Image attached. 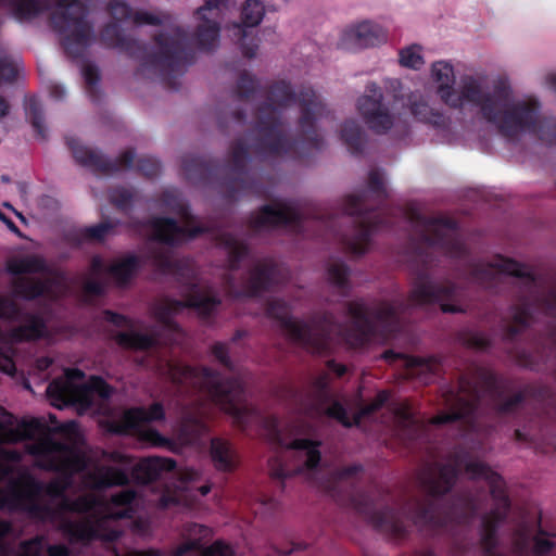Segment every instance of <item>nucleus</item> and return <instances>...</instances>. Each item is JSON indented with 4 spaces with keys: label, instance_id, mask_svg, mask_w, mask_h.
<instances>
[{
    "label": "nucleus",
    "instance_id": "23",
    "mask_svg": "<svg viewBox=\"0 0 556 556\" xmlns=\"http://www.w3.org/2000/svg\"><path fill=\"white\" fill-rule=\"evenodd\" d=\"M46 333L45 324L38 318H33L28 324L13 329L10 333L0 332V340L9 343H18L42 338Z\"/></svg>",
    "mask_w": 556,
    "mask_h": 556
},
{
    "label": "nucleus",
    "instance_id": "64",
    "mask_svg": "<svg viewBox=\"0 0 556 556\" xmlns=\"http://www.w3.org/2000/svg\"><path fill=\"white\" fill-rule=\"evenodd\" d=\"M72 149H73V151L75 153L76 159L80 163L87 164V163H89V162H91L93 160V155H90V156L87 157V156L80 154V148L79 147L73 146Z\"/></svg>",
    "mask_w": 556,
    "mask_h": 556
},
{
    "label": "nucleus",
    "instance_id": "45",
    "mask_svg": "<svg viewBox=\"0 0 556 556\" xmlns=\"http://www.w3.org/2000/svg\"><path fill=\"white\" fill-rule=\"evenodd\" d=\"M83 75L88 89L91 91L100 81V73L97 66L87 64L84 66Z\"/></svg>",
    "mask_w": 556,
    "mask_h": 556
},
{
    "label": "nucleus",
    "instance_id": "36",
    "mask_svg": "<svg viewBox=\"0 0 556 556\" xmlns=\"http://www.w3.org/2000/svg\"><path fill=\"white\" fill-rule=\"evenodd\" d=\"M350 311H351V315L354 319V323H355L356 327L358 328L361 338H357L354 340L353 338L348 337L346 341L351 345H357L358 343H361L363 341V337L366 334L365 318L367 317V313H366L365 308L363 307V305L358 304V303L352 304L350 307Z\"/></svg>",
    "mask_w": 556,
    "mask_h": 556
},
{
    "label": "nucleus",
    "instance_id": "63",
    "mask_svg": "<svg viewBox=\"0 0 556 556\" xmlns=\"http://www.w3.org/2000/svg\"><path fill=\"white\" fill-rule=\"evenodd\" d=\"M108 317L113 324L118 326H128L129 324V321L124 316L117 314L108 313Z\"/></svg>",
    "mask_w": 556,
    "mask_h": 556
},
{
    "label": "nucleus",
    "instance_id": "9",
    "mask_svg": "<svg viewBox=\"0 0 556 556\" xmlns=\"http://www.w3.org/2000/svg\"><path fill=\"white\" fill-rule=\"evenodd\" d=\"M164 418L162 405L153 404L149 408L128 409L123 415L121 425L114 428L115 432L136 431L138 438L152 446H166L170 442L154 430L150 424Z\"/></svg>",
    "mask_w": 556,
    "mask_h": 556
},
{
    "label": "nucleus",
    "instance_id": "12",
    "mask_svg": "<svg viewBox=\"0 0 556 556\" xmlns=\"http://www.w3.org/2000/svg\"><path fill=\"white\" fill-rule=\"evenodd\" d=\"M264 15L265 8L260 0H245L241 7V23L232 24V35L238 37L241 52L248 59H253L258 50L257 39L248 28L260 25Z\"/></svg>",
    "mask_w": 556,
    "mask_h": 556
},
{
    "label": "nucleus",
    "instance_id": "57",
    "mask_svg": "<svg viewBox=\"0 0 556 556\" xmlns=\"http://www.w3.org/2000/svg\"><path fill=\"white\" fill-rule=\"evenodd\" d=\"M0 370L7 375H13L15 371V365L9 353L0 352Z\"/></svg>",
    "mask_w": 556,
    "mask_h": 556
},
{
    "label": "nucleus",
    "instance_id": "48",
    "mask_svg": "<svg viewBox=\"0 0 556 556\" xmlns=\"http://www.w3.org/2000/svg\"><path fill=\"white\" fill-rule=\"evenodd\" d=\"M346 269L343 265L341 264H336L333 265L329 271H328V277H329V280L332 282V283H336L338 286H343L345 280H346Z\"/></svg>",
    "mask_w": 556,
    "mask_h": 556
},
{
    "label": "nucleus",
    "instance_id": "13",
    "mask_svg": "<svg viewBox=\"0 0 556 556\" xmlns=\"http://www.w3.org/2000/svg\"><path fill=\"white\" fill-rule=\"evenodd\" d=\"M268 315L276 319L283 333L292 341L302 344H316L318 329L293 318L283 302L276 301L270 304Z\"/></svg>",
    "mask_w": 556,
    "mask_h": 556
},
{
    "label": "nucleus",
    "instance_id": "61",
    "mask_svg": "<svg viewBox=\"0 0 556 556\" xmlns=\"http://www.w3.org/2000/svg\"><path fill=\"white\" fill-rule=\"evenodd\" d=\"M49 556H68V549L64 545H51L48 548Z\"/></svg>",
    "mask_w": 556,
    "mask_h": 556
},
{
    "label": "nucleus",
    "instance_id": "28",
    "mask_svg": "<svg viewBox=\"0 0 556 556\" xmlns=\"http://www.w3.org/2000/svg\"><path fill=\"white\" fill-rule=\"evenodd\" d=\"M43 268V261L34 255L13 257L7 264V269L12 274L38 273Z\"/></svg>",
    "mask_w": 556,
    "mask_h": 556
},
{
    "label": "nucleus",
    "instance_id": "47",
    "mask_svg": "<svg viewBox=\"0 0 556 556\" xmlns=\"http://www.w3.org/2000/svg\"><path fill=\"white\" fill-rule=\"evenodd\" d=\"M388 400V394L387 392L382 391V392H379L376 400L370 403L368 406H366L365 408H363L356 416H355V424H358L359 422V419L362 416H365V415H368L377 409H379L383 404L384 402Z\"/></svg>",
    "mask_w": 556,
    "mask_h": 556
},
{
    "label": "nucleus",
    "instance_id": "8",
    "mask_svg": "<svg viewBox=\"0 0 556 556\" xmlns=\"http://www.w3.org/2000/svg\"><path fill=\"white\" fill-rule=\"evenodd\" d=\"M173 382L191 383L205 389L211 397L227 413L238 415L243 384L239 380H220V378L206 368L194 369L178 363L166 364L164 371Z\"/></svg>",
    "mask_w": 556,
    "mask_h": 556
},
{
    "label": "nucleus",
    "instance_id": "53",
    "mask_svg": "<svg viewBox=\"0 0 556 556\" xmlns=\"http://www.w3.org/2000/svg\"><path fill=\"white\" fill-rule=\"evenodd\" d=\"M112 226L110 224H99L88 227L86 229V235L90 238L101 240L110 232Z\"/></svg>",
    "mask_w": 556,
    "mask_h": 556
},
{
    "label": "nucleus",
    "instance_id": "17",
    "mask_svg": "<svg viewBox=\"0 0 556 556\" xmlns=\"http://www.w3.org/2000/svg\"><path fill=\"white\" fill-rule=\"evenodd\" d=\"M39 495L40 488L34 481L26 480L22 486L9 492L0 490V508L22 509L37 515L36 503Z\"/></svg>",
    "mask_w": 556,
    "mask_h": 556
},
{
    "label": "nucleus",
    "instance_id": "20",
    "mask_svg": "<svg viewBox=\"0 0 556 556\" xmlns=\"http://www.w3.org/2000/svg\"><path fill=\"white\" fill-rule=\"evenodd\" d=\"M152 227L155 239L168 244L192 239L201 232V229L199 228L187 230L184 227H178L173 219L157 218L153 220Z\"/></svg>",
    "mask_w": 556,
    "mask_h": 556
},
{
    "label": "nucleus",
    "instance_id": "18",
    "mask_svg": "<svg viewBox=\"0 0 556 556\" xmlns=\"http://www.w3.org/2000/svg\"><path fill=\"white\" fill-rule=\"evenodd\" d=\"M450 293L447 288L438 287L429 280H420L414 286L412 298L417 304L439 302L444 313L462 312L463 307L454 299L448 302Z\"/></svg>",
    "mask_w": 556,
    "mask_h": 556
},
{
    "label": "nucleus",
    "instance_id": "43",
    "mask_svg": "<svg viewBox=\"0 0 556 556\" xmlns=\"http://www.w3.org/2000/svg\"><path fill=\"white\" fill-rule=\"evenodd\" d=\"M17 76V66L8 58H0V84L2 81L13 83Z\"/></svg>",
    "mask_w": 556,
    "mask_h": 556
},
{
    "label": "nucleus",
    "instance_id": "7",
    "mask_svg": "<svg viewBox=\"0 0 556 556\" xmlns=\"http://www.w3.org/2000/svg\"><path fill=\"white\" fill-rule=\"evenodd\" d=\"M84 372L67 369L63 378L55 379L47 388L51 404L58 408L73 405L79 414L96 404L97 400L108 399L112 389L99 377L84 381Z\"/></svg>",
    "mask_w": 556,
    "mask_h": 556
},
{
    "label": "nucleus",
    "instance_id": "1",
    "mask_svg": "<svg viewBox=\"0 0 556 556\" xmlns=\"http://www.w3.org/2000/svg\"><path fill=\"white\" fill-rule=\"evenodd\" d=\"M39 434L37 441L26 445L27 451L35 457V465L48 470H56L72 476L85 468H90L83 478L87 489H104L123 485L128 481L127 475L116 468L101 465L90 466L84 451L78 446L80 433L75 422H68L59 433L46 432L37 420L22 424L17 430L0 425V444L17 442L24 437Z\"/></svg>",
    "mask_w": 556,
    "mask_h": 556
},
{
    "label": "nucleus",
    "instance_id": "24",
    "mask_svg": "<svg viewBox=\"0 0 556 556\" xmlns=\"http://www.w3.org/2000/svg\"><path fill=\"white\" fill-rule=\"evenodd\" d=\"M202 23L195 30V42L201 51H214L219 43L220 26L217 22L206 17L200 18Z\"/></svg>",
    "mask_w": 556,
    "mask_h": 556
},
{
    "label": "nucleus",
    "instance_id": "2",
    "mask_svg": "<svg viewBox=\"0 0 556 556\" xmlns=\"http://www.w3.org/2000/svg\"><path fill=\"white\" fill-rule=\"evenodd\" d=\"M457 96L458 108L464 101L479 106L483 118L495 125L506 137L529 134L538 136V139H556V118L544 116L541 103L535 98L511 102L508 87L500 85L495 86L493 92H485L471 77L464 81Z\"/></svg>",
    "mask_w": 556,
    "mask_h": 556
},
{
    "label": "nucleus",
    "instance_id": "40",
    "mask_svg": "<svg viewBox=\"0 0 556 556\" xmlns=\"http://www.w3.org/2000/svg\"><path fill=\"white\" fill-rule=\"evenodd\" d=\"M211 535L212 531L210 528L198 523L187 525L181 533L182 539H198L200 547H202V541L208 539Z\"/></svg>",
    "mask_w": 556,
    "mask_h": 556
},
{
    "label": "nucleus",
    "instance_id": "51",
    "mask_svg": "<svg viewBox=\"0 0 556 556\" xmlns=\"http://www.w3.org/2000/svg\"><path fill=\"white\" fill-rule=\"evenodd\" d=\"M400 358L402 362H404L405 366L410 369H415L418 367H428V363L421 358H413V357H405L403 358L400 355H394L392 352H387L383 354V358L390 359V358Z\"/></svg>",
    "mask_w": 556,
    "mask_h": 556
},
{
    "label": "nucleus",
    "instance_id": "25",
    "mask_svg": "<svg viewBox=\"0 0 556 556\" xmlns=\"http://www.w3.org/2000/svg\"><path fill=\"white\" fill-rule=\"evenodd\" d=\"M116 342L125 348L135 350H144L153 346L157 342V333H140L135 330L119 332L115 337Z\"/></svg>",
    "mask_w": 556,
    "mask_h": 556
},
{
    "label": "nucleus",
    "instance_id": "55",
    "mask_svg": "<svg viewBox=\"0 0 556 556\" xmlns=\"http://www.w3.org/2000/svg\"><path fill=\"white\" fill-rule=\"evenodd\" d=\"M327 413L329 416L337 418L346 427L352 425V422H350L346 418L344 408L338 403H333L330 407H328Z\"/></svg>",
    "mask_w": 556,
    "mask_h": 556
},
{
    "label": "nucleus",
    "instance_id": "34",
    "mask_svg": "<svg viewBox=\"0 0 556 556\" xmlns=\"http://www.w3.org/2000/svg\"><path fill=\"white\" fill-rule=\"evenodd\" d=\"M412 113L417 119L421 122L432 124L435 127L445 126L444 115L439 112H434L426 103H414L412 105Z\"/></svg>",
    "mask_w": 556,
    "mask_h": 556
},
{
    "label": "nucleus",
    "instance_id": "41",
    "mask_svg": "<svg viewBox=\"0 0 556 556\" xmlns=\"http://www.w3.org/2000/svg\"><path fill=\"white\" fill-rule=\"evenodd\" d=\"M110 15L116 21H126L132 18V9L124 1L114 0L108 5Z\"/></svg>",
    "mask_w": 556,
    "mask_h": 556
},
{
    "label": "nucleus",
    "instance_id": "22",
    "mask_svg": "<svg viewBox=\"0 0 556 556\" xmlns=\"http://www.w3.org/2000/svg\"><path fill=\"white\" fill-rule=\"evenodd\" d=\"M298 217L295 210L288 204L278 203L265 206L260 218L255 222L257 227L288 225Z\"/></svg>",
    "mask_w": 556,
    "mask_h": 556
},
{
    "label": "nucleus",
    "instance_id": "39",
    "mask_svg": "<svg viewBox=\"0 0 556 556\" xmlns=\"http://www.w3.org/2000/svg\"><path fill=\"white\" fill-rule=\"evenodd\" d=\"M182 543L179 544L174 551L169 554H164L160 551H150L148 553L149 556H187L189 553L193 551H198L201 547L199 546L198 539H182Z\"/></svg>",
    "mask_w": 556,
    "mask_h": 556
},
{
    "label": "nucleus",
    "instance_id": "33",
    "mask_svg": "<svg viewBox=\"0 0 556 556\" xmlns=\"http://www.w3.org/2000/svg\"><path fill=\"white\" fill-rule=\"evenodd\" d=\"M434 481L427 483L426 489L432 494H442L451 489L455 481V470L452 467L442 468Z\"/></svg>",
    "mask_w": 556,
    "mask_h": 556
},
{
    "label": "nucleus",
    "instance_id": "52",
    "mask_svg": "<svg viewBox=\"0 0 556 556\" xmlns=\"http://www.w3.org/2000/svg\"><path fill=\"white\" fill-rule=\"evenodd\" d=\"M231 548L222 542H215L203 551V556H231Z\"/></svg>",
    "mask_w": 556,
    "mask_h": 556
},
{
    "label": "nucleus",
    "instance_id": "10",
    "mask_svg": "<svg viewBox=\"0 0 556 556\" xmlns=\"http://www.w3.org/2000/svg\"><path fill=\"white\" fill-rule=\"evenodd\" d=\"M366 91L357 101V110L368 128L383 135L392 128L394 116L383 102V93L377 83H368Z\"/></svg>",
    "mask_w": 556,
    "mask_h": 556
},
{
    "label": "nucleus",
    "instance_id": "32",
    "mask_svg": "<svg viewBox=\"0 0 556 556\" xmlns=\"http://www.w3.org/2000/svg\"><path fill=\"white\" fill-rule=\"evenodd\" d=\"M260 90L258 79L248 71H242L236 85V96L240 100L252 98Z\"/></svg>",
    "mask_w": 556,
    "mask_h": 556
},
{
    "label": "nucleus",
    "instance_id": "11",
    "mask_svg": "<svg viewBox=\"0 0 556 556\" xmlns=\"http://www.w3.org/2000/svg\"><path fill=\"white\" fill-rule=\"evenodd\" d=\"M220 301L211 296L202 288L194 286L186 292V300L184 302H166L159 304L153 308V316L163 327H172V319L174 313L180 307H193L202 316L212 314Z\"/></svg>",
    "mask_w": 556,
    "mask_h": 556
},
{
    "label": "nucleus",
    "instance_id": "60",
    "mask_svg": "<svg viewBox=\"0 0 556 556\" xmlns=\"http://www.w3.org/2000/svg\"><path fill=\"white\" fill-rule=\"evenodd\" d=\"M534 548L538 553H547L553 548V543L544 538H536Z\"/></svg>",
    "mask_w": 556,
    "mask_h": 556
},
{
    "label": "nucleus",
    "instance_id": "42",
    "mask_svg": "<svg viewBox=\"0 0 556 556\" xmlns=\"http://www.w3.org/2000/svg\"><path fill=\"white\" fill-rule=\"evenodd\" d=\"M42 547V540L36 538L21 545L17 556H39ZM0 556H8L7 549L0 544Z\"/></svg>",
    "mask_w": 556,
    "mask_h": 556
},
{
    "label": "nucleus",
    "instance_id": "62",
    "mask_svg": "<svg viewBox=\"0 0 556 556\" xmlns=\"http://www.w3.org/2000/svg\"><path fill=\"white\" fill-rule=\"evenodd\" d=\"M50 94L56 100H62L65 97V90L62 86L53 85L50 88Z\"/></svg>",
    "mask_w": 556,
    "mask_h": 556
},
{
    "label": "nucleus",
    "instance_id": "54",
    "mask_svg": "<svg viewBox=\"0 0 556 556\" xmlns=\"http://www.w3.org/2000/svg\"><path fill=\"white\" fill-rule=\"evenodd\" d=\"M455 225L450 220H437L431 223L430 230L431 231H442L443 237H448L454 232Z\"/></svg>",
    "mask_w": 556,
    "mask_h": 556
},
{
    "label": "nucleus",
    "instance_id": "6",
    "mask_svg": "<svg viewBox=\"0 0 556 556\" xmlns=\"http://www.w3.org/2000/svg\"><path fill=\"white\" fill-rule=\"evenodd\" d=\"M89 8L81 0H56L50 14L52 28L64 35L62 45L72 58H79L94 41L93 25L88 21Z\"/></svg>",
    "mask_w": 556,
    "mask_h": 556
},
{
    "label": "nucleus",
    "instance_id": "30",
    "mask_svg": "<svg viewBox=\"0 0 556 556\" xmlns=\"http://www.w3.org/2000/svg\"><path fill=\"white\" fill-rule=\"evenodd\" d=\"M3 0H0V4ZM11 5L15 17L20 21L31 20L43 11L41 0H11Z\"/></svg>",
    "mask_w": 556,
    "mask_h": 556
},
{
    "label": "nucleus",
    "instance_id": "35",
    "mask_svg": "<svg viewBox=\"0 0 556 556\" xmlns=\"http://www.w3.org/2000/svg\"><path fill=\"white\" fill-rule=\"evenodd\" d=\"M420 51L421 47L418 45H412L409 47L403 48L400 51V64L403 67L420 70L421 66L425 64Z\"/></svg>",
    "mask_w": 556,
    "mask_h": 556
},
{
    "label": "nucleus",
    "instance_id": "16",
    "mask_svg": "<svg viewBox=\"0 0 556 556\" xmlns=\"http://www.w3.org/2000/svg\"><path fill=\"white\" fill-rule=\"evenodd\" d=\"M286 446L294 450V457L298 462L295 473L303 475L307 481L315 483L321 469L320 452L317 445L301 439L294 440Z\"/></svg>",
    "mask_w": 556,
    "mask_h": 556
},
{
    "label": "nucleus",
    "instance_id": "44",
    "mask_svg": "<svg viewBox=\"0 0 556 556\" xmlns=\"http://www.w3.org/2000/svg\"><path fill=\"white\" fill-rule=\"evenodd\" d=\"M361 135H362V128L358 125V123H356L353 119H346L341 125L339 139H349V140L362 139Z\"/></svg>",
    "mask_w": 556,
    "mask_h": 556
},
{
    "label": "nucleus",
    "instance_id": "56",
    "mask_svg": "<svg viewBox=\"0 0 556 556\" xmlns=\"http://www.w3.org/2000/svg\"><path fill=\"white\" fill-rule=\"evenodd\" d=\"M227 1L228 0H205L204 4L197 9L195 14L199 18L205 17L204 12L218 9L219 7L225 5Z\"/></svg>",
    "mask_w": 556,
    "mask_h": 556
},
{
    "label": "nucleus",
    "instance_id": "26",
    "mask_svg": "<svg viewBox=\"0 0 556 556\" xmlns=\"http://www.w3.org/2000/svg\"><path fill=\"white\" fill-rule=\"evenodd\" d=\"M138 268V258L134 255H129L125 258L116 261L110 267V273L118 285H124L135 276Z\"/></svg>",
    "mask_w": 556,
    "mask_h": 556
},
{
    "label": "nucleus",
    "instance_id": "37",
    "mask_svg": "<svg viewBox=\"0 0 556 556\" xmlns=\"http://www.w3.org/2000/svg\"><path fill=\"white\" fill-rule=\"evenodd\" d=\"M491 266L493 270L498 274L511 276H523L526 274V269L522 265L508 258H498Z\"/></svg>",
    "mask_w": 556,
    "mask_h": 556
},
{
    "label": "nucleus",
    "instance_id": "19",
    "mask_svg": "<svg viewBox=\"0 0 556 556\" xmlns=\"http://www.w3.org/2000/svg\"><path fill=\"white\" fill-rule=\"evenodd\" d=\"M433 79L439 84L438 92L441 99L450 106L458 109L459 97L454 89L455 74L451 63L446 61L434 62L431 66Z\"/></svg>",
    "mask_w": 556,
    "mask_h": 556
},
{
    "label": "nucleus",
    "instance_id": "15",
    "mask_svg": "<svg viewBox=\"0 0 556 556\" xmlns=\"http://www.w3.org/2000/svg\"><path fill=\"white\" fill-rule=\"evenodd\" d=\"M466 471L471 479H484L486 481L497 506L495 511L492 513V518L493 520H502L506 516L509 506L502 478L489 467L478 462H470L466 467Z\"/></svg>",
    "mask_w": 556,
    "mask_h": 556
},
{
    "label": "nucleus",
    "instance_id": "3",
    "mask_svg": "<svg viewBox=\"0 0 556 556\" xmlns=\"http://www.w3.org/2000/svg\"><path fill=\"white\" fill-rule=\"evenodd\" d=\"M153 40L157 49L149 52L144 43L127 37L115 22L104 25L99 37V41L104 47L118 49L140 61V72H153L166 88L177 90L178 79L193 61L187 34L181 28H175L172 31L156 34Z\"/></svg>",
    "mask_w": 556,
    "mask_h": 556
},
{
    "label": "nucleus",
    "instance_id": "31",
    "mask_svg": "<svg viewBox=\"0 0 556 556\" xmlns=\"http://www.w3.org/2000/svg\"><path fill=\"white\" fill-rule=\"evenodd\" d=\"M211 455L216 469L225 471L232 467V456L227 442L219 439L213 440Z\"/></svg>",
    "mask_w": 556,
    "mask_h": 556
},
{
    "label": "nucleus",
    "instance_id": "46",
    "mask_svg": "<svg viewBox=\"0 0 556 556\" xmlns=\"http://www.w3.org/2000/svg\"><path fill=\"white\" fill-rule=\"evenodd\" d=\"M132 21L138 25H153L159 26L162 24V20L150 12L147 11H137L132 14Z\"/></svg>",
    "mask_w": 556,
    "mask_h": 556
},
{
    "label": "nucleus",
    "instance_id": "21",
    "mask_svg": "<svg viewBox=\"0 0 556 556\" xmlns=\"http://www.w3.org/2000/svg\"><path fill=\"white\" fill-rule=\"evenodd\" d=\"M175 460L164 457H149L140 460L134 470L137 480L148 483L156 479L163 471H170L175 468Z\"/></svg>",
    "mask_w": 556,
    "mask_h": 556
},
{
    "label": "nucleus",
    "instance_id": "50",
    "mask_svg": "<svg viewBox=\"0 0 556 556\" xmlns=\"http://www.w3.org/2000/svg\"><path fill=\"white\" fill-rule=\"evenodd\" d=\"M17 315V309L13 301L9 298L0 299V318L12 319Z\"/></svg>",
    "mask_w": 556,
    "mask_h": 556
},
{
    "label": "nucleus",
    "instance_id": "27",
    "mask_svg": "<svg viewBox=\"0 0 556 556\" xmlns=\"http://www.w3.org/2000/svg\"><path fill=\"white\" fill-rule=\"evenodd\" d=\"M25 113L34 131L41 137V139H45L47 136L45 115L40 102L35 97L26 101Z\"/></svg>",
    "mask_w": 556,
    "mask_h": 556
},
{
    "label": "nucleus",
    "instance_id": "5",
    "mask_svg": "<svg viewBox=\"0 0 556 556\" xmlns=\"http://www.w3.org/2000/svg\"><path fill=\"white\" fill-rule=\"evenodd\" d=\"M295 102L300 106L299 127L302 136L299 139H318L316 123L327 112L325 103L313 88L303 87L296 94L286 80L274 81L268 88L267 100L257 108L256 125L263 136L261 139H285L280 110Z\"/></svg>",
    "mask_w": 556,
    "mask_h": 556
},
{
    "label": "nucleus",
    "instance_id": "14",
    "mask_svg": "<svg viewBox=\"0 0 556 556\" xmlns=\"http://www.w3.org/2000/svg\"><path fill=\"white\" fill-rule=\"evenodd\" d=\"M387 41V34L378 24L365 21L345 29L339 47L349 51L377 47Z\"/></svg>",
    "mask_w": 556,
    "mask_h": 556
},
{
    "label": "nucleus",
    "instance_id": "58",
    "mask_svg": "<svg viewBox=\"0 0 556 556\" xmlns=\"http://www.w3.org/2000/svg\"><path fill=\"white\" fill-rule=\"evenodd\" d=\"M213 353L215 355V357L223 364L225 365H228L229 362H228V357H227V349L224 344L222 343H216L214 346H213Z\"/></svg>",
    "mask_w": 556,
    "mask_h": 556
},
{
    "label": "nucleus",
    "instance_id": "38",
    "mask_svg": "<svg viewBox=\"0 0 556 556\" xmlns=\"http://www.w3.org/2000/svg\"><path fill=\"white\" fill-rule=\"evenodd\" d=\"M457 405L462 406L457 412L453 413H444L441 415H438L432 419L433 424H445L450 422L452 420H455L457 418H460L465 416L467 413H469L470 408L467 403H465V389L462 388V393L456 399Z\"/></svg>",
    "mask_w": 556,
    "mask_h": 556
},
{
    "label": "nucleus",
    "instance_id": "4",
    "mask_svg": "<svg viewBox=\"0 0 556 556\" xmlns=\"http://www.w3.org/2000/svg\"><path fill=\"white\" fill-rule=\"evenodd\" d=\"M135 493L130 490L121 491L118 494L112 496V504L115 507L125 506L121 510H108L103 507L102 503L97 502L91 495H86L70 501L62 498L59 503L60 509L56 513L39 515L40 517H49L56 520L59 516L66 513H90L86 520L71 521L63 519L60 522V528L67 535L70 542L87 543L94 539L104 541L115 540L119 531L113 526L117 519L131 517V508L129 504L134 501Z\"/></svg>",
    "mask_w": 556,
    "mask_h": 556
},
{
    "label": "nucleus",
    "instance_id": "29",
    "mask_svg": "<svg viewBox=\"0 0 556 556\" xmlns=\"http://www.w3.org/2000/svg\"><path fill=\"white\" fill-rule=\"evenodd\" d=\"M52 292L51 287L34 281L29 278H21L15 286L14 296L23 300H33L41 294Z\"/></svg>",
    "mask_w": 556,
    "mask_h": 556
},
{
    "label": "nucleus",
    "instance_id": "49",
    "mask_svg": "<svg viewBox=\"0 0 556 556\" xmlns=\"http://www.w3.org/2000/svg\"><path fill=\"white\" fill-rule=\"evenodd\" d=\"M70 485L71 481L67 477L56 479L48 485L47 493L52 497H56L60 496Z\"/></svg>",
    "mask_w": 556,
    "mask_h": 556
},
{
    "label": "nucleus",
    "instance_id": "59",
    "mask_svg": "<svg viewBox=\"0 0 556 556\" xmlns=\"http://www.w3.org/2000/svg\"><path fill=\"white\" fill-rule=\"evenodd\" d=\"M231 123L242 127L245 125L247 122V113L242 109L235 110L230 115Z\"/></svg>",
    "mask_w": 556,
    "mask_h": 556
}]
</instances>
